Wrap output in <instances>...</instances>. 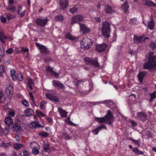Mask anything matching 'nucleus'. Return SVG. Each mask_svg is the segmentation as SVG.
Masks as SVG:
<instances>
[{
  "label": "nucleus",
  "instance_id": "obj_39",
  "mask_svg": "<svg viewBox=\"0 0 156 156\" xmlns=\"http://www.w3.org/2000/svg\"><path fill=\"white\" fill-rule=\"evenodd\" d=\"M22 104L26 107H28L29 106V103L28 101L25 100H23L21 101Z\"/></svg>",
  "mask_w": 156,
  "mask_h": 156
},
{
  "label": "nucleus",
  "instance_id": "obj_49",
  "mask_svg": "<svg viewBox=\"0 0 156 156\" xmlns=\"http://www.w3.org/2000/svg\"><path fill=\"white\" fill-rule=\"evenodd\" d=\"M6 98L2 96V99H0V102L1 103L5 104L6 103Z\"/></svg>",
  "mask_w": 156,
  "mask_h": 156
},
{
  "label": "nucleus",
  "instance_id": "obj_20",
  "mask_svg": "<svg viewBox=\"0 0 156 156\" xmlns=\"http://www.w3.org/2000/svg\"><path fill=\"white\" fill-rule=\"evenodd\" d=\"M26 116L28 117L31 115H32L34 114V111L31 108H27L24 111V112Z\"/></svg>",
  "mask_w": 156,
  "mask_h": 156
},
{
  "label": "nucleus",
  "instance_id": "obj_63",
  "mask_svg": "<svg viewBox=\"0 0 156 156\" xmlns=\"http://www.w3.org/2000/svg\"><path fill=\"white\" fill-rule=\"evenodd\" d=\"M18 79L19 81H21L23 80V77L21 74L18 76Z\"/></svg>",
  "mask_w": 156,
  "mask_h": 156
},
{
  "label": "nucleus",
  "instance_id": "obj_64",
  "mask_svg": "<svg viewBox=\"0 0 156 156\" xmlns=\"http://www.w3.org/2000/svg\"><path fill=\"white\" fill-rule=\"evenodd\" d=\"M150 95L151 96V97L152 98V99H154L156 97V95L154 94H153L152 93H151L150 94Z\"/></svg>",
  "mask_w": 156,
  "mask_h": 156
},
{
  "label": "nucleus",
  "instance_id": "obj_44",
  "mask_svg": "<svg viewBox=\"0 0 156 156\" xmlns=\"http://www.w3.org/2000/svg\"><path fill=\"white\" fill-rule=\"evenodd\" d=\"M50 73L51 75V76H54L56 78L58 77L59 76V74L58 73L55 72L53 70L51 71Z\"/></svg>",
  "mask_w": 156,
  "mask_h": 156
},
{
  "label": "nucleus",
  "instance_id": "obj_52",
  "mask_svg": "<svg viewBox=\"0 0 156 156\" xmlns=\"http://www.w3.org/2000/svg\"><path fill=\"white\" fill-rule=\"evenodd\" d=\"M21 49H22L21 50H22V52H27L28 54L29 53V52H28L29 50H28V48H27L26 47L25 48H24L23 47V48H21Z\"/></svg>",
  "mask_w": 156,
  "mask_h": 156
},
{
  "label": "nucleus",
  "instance_id": "obj_48",
  "mask_svg": "<svg viewBox=\"0 0 156 156\" xmlns=\"http://www.w3.org/2000/svg\"><path fill=\"white\" fill-rule=\"evenodd\" d=\"M8 90L9 91L10 94H12L13 93V87L12 86H9L8 87Z\"/></svg>",
  "mask_w": 156,
  "mask_h": 156
},
{
  "label": "nucleus",
  "instance_id": "obj_23",
  "mask_svg": "<svg viewBox=\"0 0 156 156\" xmlns=\"http://www.w3.org/2000/svg\"><path fill=\"white\" fill-rule=\"evenodd\" d=\"M58 111L62 117L65 118L66 117L68 113L65 110H63L61 108H58Z\"/></svg>",
  "mask_w": 156,
  "mask_h": 156
},
{
  "label": "nucleus",
  "instance_id": "obj_30",
  "mask_svg": "<svg viewBox=\"0 0 156 156\" xmlns=\"http://www.w3.org/2000/svg\"><path fill=\"white\" fill-rule=\"evenodd\" d=\"M22 127L14 124V126L12 128V130L14 131L19 132L22 130Z\"/></svg>",
  "mask_w": 156,
  "mask_h": 156
},
{
  "label": "nucleus",
  "instance_id": "obj_53",
  "mask_svg": "<svg viewBox=\"0 0 156 156\" xmlns=\"http://www.w3.org/2000/svg\"><path fill=\"white\" fill-rule=\"evenodd\" d=\"M0 20L1 22L2 23H5L6 21V19L5 17L1 16L0 17Z\"/></svg>",
  "mask_w": 156,
  "mask_h": 156
},
{
  "label": "nucleus",
  "instance_id": "obj_50",
  "mask_svg": "<svg viewBox=\"0 0 156 156\" xmlns=\"http://www.w3.org/2000/svg\"><path fill=\"white\" fill-rule=\"evenodd\" d=\"M13 51V49L11 48H9L6 51V53L8 54H11Z\"/></svg>",
  "mask_w": 156,
  "mask_h": 156
},
{
  "label": "nucleus",
  "instance_id": "obj_62",
  "mask_svg": "<svg viewBox=\"0 0 156 156\" xmlns=\"http://www.w3.org/2000/svg\"><path fill=\"white\" fill-rule=\"evenodd\" d=\"M94 19L97 22L99 23L101 21V20L99 17H95Z\"/></svg>",
  "mask_w": 156,
  "mask_h": 156
},
{
  "label": "nucleus",
  "instance_id": "obj_40",
  "mask_svg": "<svg viewBox=\"0 0 156 156\" xmlns=\"http://www.w3.org/2000/svg\"><path fill=\"white\" fill-rule=\"evenodd\" d=\"M150 47L151 49L154 50L156 48V43L151 42L150 43Z\"/></svg>",
  "mask_w": 156,
  "mask_h": 156
},
{
  "label": "nucleus",
  "instance_id": "obj_1",
  "mask_svg": "<svg viewBox=\"0 0 156 156\" xmlns=\"http://www.w3.org/2000/svg\"><path fill=\"white\" fill-rule=\"evenodd\" d=\"M153 52L149 53L147 58L148 61L144 64V68L149 70L151 72L154 71L156 69V56L154 55Z\"/></svg>",
  "mask_w": 156,
  "mask_h": 156
},
{
  "label": "nucleus",
  "instance_id": "obj_59",
  "mask_svg": "<svg viewBox=\"0 0 156 156\" xmlns=\"http://www.w3.org/2000/svg\"><path fill=\"white\" fill-rule=\"evenodd\" d=\"M11 76L12 75H15V71L14 69H11L10 71Z\"/></svg>",
  "mask_w": 156,
  "mask_h": 156
},
{
  "label": "nucleus",
  "instance_id": "obj_43",
  "mask_svg": "<svg viewBox=\"0 0 156 156\" xmlns=\"http://www.w3.org/2000/svg\"><path fill=\"white\" fill-rule=\"evenodd\" d=\"M4 67L2 66H0V76L3 77V75L2 74L4 73Z\"/></svg>",
  "mask_w": 156,
  "mask_h": 156
},
{
  "label": "nucleus",
  "instance_id": "obj_37",
  "mask_svg": "<svg viewBox=\"0 0 156 156\" xmlns=\"http://www.w3.org/2000/svg\"><path fill=\"white\" fill-rule=\"evenodd\" d=\"M23 145L21 144H16L13 145L14 148L17 150L22 147Z\"/></svg>",
  "mask_w": 156,
  "mask_h": 156
},
{
  "label": "nucleus",
  "instance_id": "obj_41",
  "mask_svg": "<svg viewBox=\"0 0 156 156\" xmlns=\"http://www.w3.org/2000/svg\"><path fill=\"white\" fill-rule=\"evenodd\" d=\"M39 135L42 137H47L49 136V134L45 131H43L39 133Z\"/></svg>",
  "mask_w": 156,
  "mask_h": 156
},
{
  "label": "nucleus",
  "instance_id": "obj_26",
  "mask_svg": "<svg viewBox=\"0 0 156 156\" xmlns=\"http://www.w3.org/2000/svg\"><path fill=\"white\" fill-rule=\"evenodd\" d=\"M6 9L12 12L16 11V8L14 5H9L6 7Z\"/></svg>",
  "mask_w": 156,
  "mask_h": 156
},
{
  "label": "nucleus",
  "instance_id": "obj_21",
  "mask_svg": "<svg viewBox=\"0 0 156 156\" xmlns=\"http://www.w3.org/2000/svg\"><path fill=\"white\" fill-rule=\"evenodd\" d=\"M42 127V126H41L38 122H32L30 125V127L32 129Z\"/></svg>",
  "mask_w": 156,
  "mask_h": 156
},
{
  "label": "nucleus",
  "instance_id": "obj_34",
  "mask_svg": "<svg viewBox=\"0 0 156 156\" xmlns=\"http://www.w3.org/2000/svg\"><path fill=\"white\" fill-rule=\"evenodd\" d=\"M66 38L68 39L71 41L74 40L75 38L70 33H67L65 36Z\"/></svg>",
  "mask_w": 156,
  "mask_h": 156
},
{
  "label": "nucleus",
  "instance_id": "obj_35",
  "mask_svg": "<svg viewBox=\"0 0 156 156\" xmlns=\"http://www.w3.org/2000/svg\"><path fill=\"white\" fill-rule=\"evenodd\" d=\"M129 140L130 141H131L133 142H134L135 144L137 145L138 146H140V143L139 142L140 140H135L132 137L129 138Z\"/></svg>",
  "mask_w": 156,
  "mask_h": 156
},
{
  "label": "nucleus",
  "instance_id": "obj_11",
  "mask_svg": "<svg viewBox=\"0 0 156 156\" xmlns=\"http://www.w3.org/2000/svg\"><path fill=\"white\" fill-rule=\"evenodd\" d=\"M107 47V45L105 44H98L95 48V50L98 52H101L105 51Z\"/></svg>",
  "mask_w": 156,
  "mask_h": 156
},
{
  "label": "nucleus",
  "instance_id": "obj_56",
  "mask_svg": "<svg viewBox=\"0 0 156 156\" xmlns=\"http://www.w3.org/2000/svg\"><path fill=\"white\" fill-rule=\"evenodd\" d=\"M9 145V143H6L3 142V143H2L1 144V146L3 147H6L8 146Z\"/></svg>",
  "mask_w": 156,
  "mask_h": 156
},
{
  "label": "nucleus",
  "instance_id": "obj_17",
  "mask_svg": "<svg viewBox=\"0 0 156 156\" xmlns=\"http://www.w3.org/2000/svg\"><path fill=\"white\" fill-rule=\"evenodd\" d=\"M129 8V6L126 1H125L124 4L121 7V9L124 11V12L126 13Z\"/></svg>",
  "mask_w": 156,
  "mask_h": 156
},
{
  "label": "nucleus",
  "instance_id": "obj_13",
  "mask_svg": "<svg viewBox=\"0 0 156 156\" xmlns=\"http://www.w3.org/2000/svg\"><path fill=\"white\" fill-rule=\"evenodd\" d=\"M102 129H107L106 126L104 124H102L98 126L96 128L92 130V133L94 135H97L98 131Z\"/></svg>",
  "mask_w": 156,
  "mask_h": 156
},
{
  "label": "nucleus",
  "instance_id": "obj_15",
  "mask_svg": "<svg viewBox=\"0 0 156 156\" xmlns=\"http://www.w3.org/2000/svg\"><path fill=\"white\" fill-rule=\"evenodd\" d=\"M143 38L142 36H138L134 35V36L133 41L134 44H138L140 43L142 41V40Z\"/></svg>",
  "mask_w": 156,
  "mask_h": 156
},
{
  "label": "nucleus",
  "instance_id": "obj_47",
  "mask_svg": "<svg viewBox=\"0 0 156 156\" xmlns=\"http://www.w3.org/2000/svg\"><path fill=\"white\" fill-rule=\"evenodd\" d=\"M38 148H36L35 149H33L32 153L36 154H39V151L38 150Z\"/></svg>",
  "mask_w": 156,
  "mask_h": 156
},
{
  "label": "nucleus",
  "instance_id": "obj_14",
  "mask_svg": "<svg viewBox=\"0 0 156 156\" xmlns=\"http://www.w3.org/2000/svg\"><path fill=\"white\" fill-rule=\"evenodd\" d=\"M143 5L148 6L156 7V4L153 2L149 0H142Z\"/></svg>",
  "mask_w": 156,
  "mask_h": 156
},
{
  "label": "nucleus",
  "instance_id": "obj_19",
  "mask_svg": "<svg viewBox=\"0 0 156 156\" xmlns=\"http://www.w3.org/2000/svg\"><path fill=\"white\" fill-rule=\"evenodd\" d=\"M105 11L108 14H112L115 12V10L108 5H107L106 7H105Z\"/></svg>",
  "mask_w": 156,
  "mask_h": 156
},
{
  "label": "nucleus",
  "instance_id": "obj_38",
  "mask_svg": "<svg viewBox=\"0 0 156 156\" xmlns=\"http://www.w3.org/2000/svg\"><path fill=\"white\" fill-rule=\"evenodd\" d=\"M78 10V8L77 7H74L69 9V12L72 13H74L77 12Z\"/></svg>",
  "mask_w": 156,
  "mask_h": 156
},
{
  "label": "nucleus",
  "instance_id": "obj_9",
  "mask_svg": "<svg viewBox=\"0 0 156 156\" xmlns=\"http://www.w3.org/2000/svg\"><path fill=\"white\" fill-rule=\"evenodd\" d=\"M79 24L80 27V30L83 32V34L90 32L89 28L85 25L82 23H79Z\"/></svg>",
  "mask_w": 156,
  "mask_h": 156
},
{
  "label": "nucleus",
  "instance_id": "obj_46",
  "mask_svg": "<svg viewBox=\"0 0 156 156\" xmlns=\"http://www.w3.org/2000/svg\"><path fill=\"white\" fill-rule=\"evenodd\" d=\"M129 122L133 126L135 127L137 126V123L134 122L133 120L131 119L129 120Z\"/></svg>",
  "mask_w": 156,
  "mask_h": 156
},
{
  "label": "nucleus",
  "instance_id": "obj_57",
  "mask_svg": "<svg viewBox=\"0 0 156 156\" xmlns=\"http://www.w3.org/2000/svg\"><path fill=\"white\" fill-rule=\"evenodd\" d=\"M4 54V51L3 49H0V56L2 57Z\"/></svg>",
  "mask_w": 156,
  "mask_h": 156
},
{
  "label": "nucleus",
  "instance_id": "obj_51",
  "mask_svg": "<svg viewBox=\"0 0 156 156\" xmlns=\"http://www.w3.org/2000/svg\"><path fill=\"white\" fill-rule=\"evenodd\" d=\"M6 17L8 20H10L14 18V16H12L10 14H8L6 15Z\"/></svg>",
  "mask_w": 156,
  "mask_h": 156
},
{
  "label": "nucleus",
  "instance_id": "obj_29",
  "mask_svg": "<svg viewBox=\"0 0 156 156\" xmlns=\"http://www.w3.org/2000/svg\"><path fill=\"white\" fill-rule=\"evenodd\" d=\"M15 122V124L16 125L19 126L21 127H23V122L22 121L21 119H16Z\"/></svg>",
  "mask_w": 156,
  "mask_h": 156
},
{
  "label": "nucleus",
  "instance_id": "obj_27",
  "mask_svg": "<svg viewBox=\"0 0 156 156\" xmlns=\"http://www.w3.org/2000/svg\"><path fill=\"white\" fill-rule=\"evenodd\" d=\"M13 122V120L10 117H7L5 119V123L8 126L12 124Z\"/></svg>",
  "mask_w": 156,
  "mask_h": 156
},
{
  "label": "nucleus",
  "instance_id": "obj_54",
  "mask_svg": "<svg viewBox=\"0 0 156 156\" xmlns=\"http://www.w3.org/2000/svg\"><path fill=\"white\" fill-rule=\"evenodd\" d=\"M28 85L32 84L34 83V81L31 79H29L28 80Z\"/></svg>",
  "mask_w": 156,
  "mask_h": 156
},
{
  "label": "nucleus",
  "instance_id": "obj_12",
  "mask_svg": "<svg viewBox=\"0 0 156 156\" xmlns=\"http://www.w3.org/2000/svg\"><path fill=\"white\" fill-rule=\"evenodd\" d=\"M69 3L66 0H60L59 5L60 8L61 9H65L68 5Z\"/></svg>",
  "mask_w": 156,
  "mask_h": 156
},
{
  "label": "nucleus",
  "instance_id": "obj_55",
  "mask_svg": "<svg viewBox=\"0 0 156 156\" xmlns=\"http://www.w3.org/2000/svg\"><path fill=\"white\" fill-rule=\"evenodd\" d=\"M29 95L30 96V98L31 100L33 101L34 102V98L33 95L32 93L31 92H30L29 93Z\"/></svg>",
  "mask_w": 156,
  "mask_h": 156
},
{
  "label": "nucleus",
  "instance_id": "obj_45",
  "mask_svg": "<svg viewBox=\"0 0 156 156\" xmlns=\"http://www.w3.org/2000/svg\"><path fill=\"white\" fill-rule=\"evenodd\" d=\"M8 114L9 117H13L15 115V113L13 111H10L8 112Z\"/></svg>",
  "mask_w": 156,
  "mask_h": 156
},
{
  "label": "nucleus",
  "instance_id": "obj_42",
  "mask_svg": "<svg viewBox=\"0 0 156 156\" xmlns=\"http://www.w3.org/2000/svg\"><path fill=\"white\" fill-rule=\"evenodd\" d=\"M46 103L44 101H42L40 103V107L41 109L44 110L45 108Z\"/></svg>",
  "mask_w": 156,
  "mask_h": 156
},
{
  "label": "nucleus",
  "instance_id": "obj_58",
  "mask_svg": "<svg viewBox=\"0 0 156 156\" xmlns=\"http://www.w3.org/2000/svg\"><path fill=\"white\" fill-rule=\"evenodd\" d=\"M46 70L50 73L53 70V69L51 68L50 66L47 67L46 68Z\"/></svg>",
  "mask_w": 156,
  "mask_h": 156
},
{
  "label": "nucleus",
  "instance_id": "obj_5",
  "mask_svg": "<svg viewBox=\"0 0 156 156\" xmlns=\"http://www.w3.org/2000/svg\"><path fill=\"white\" fill-rule=\"evenodd\" d=\"M49 20V19H48L47 18H45L44 19L37 18L35 22L37 25L41 27H44Z\"/></svg>",
  "mask_w": 156,
  "mask_h": 156
},
{
  "label": "nucleus",
  "instance_id": "obj_16",
  "mask_svg": "<svg viewBox=\"0 0 156 156\" xmlns=\"http://www.w3.org/2000/svg\"><path fill=\"white\" fill-rule=\"evenodd\" d=\"M147 75V72L146 71H142L139 73L138 75V79L141 83L143 82V79Z\"/></svg>",
  "mask_w": 156,
  "mask_h": 156
},
{
  "label": "nucleus",
  "instance_id": "obj_3",
  "mask_svg": "<svg viewBox=\"0 0 156 156\" xmlns=\"http://www.w3.org/2000/svg\"><path fill=\"white\" fill-rule=\"evenodd\" d=\"M101 31L102 34L107 38L110 36L111 30L109 23L107 21L103 22L102 24Z\"/></svg>",
  "mask_w": 156,
  "mask_h": 156
},
{
  "label": "nucleus",
  "instance_id": "obj_22",
  "mask_svg": "<svg viewBox=\"0 0 156 156\" xmlns=\"http://www.w3.org/2000/svg\"><path fill=\"white\" fill-rule=\"evenodd\" d=\"M151 20L150 21L147 22V27L150 30H153L154 27V22L153 20V18H151Z\"/></svg>",
  "mask_w": 156,
  "mask_h": 156
},
{
  "label": "nucleus",
  "instance_id": "obj_6",
  "mask_svg": "<svg viewBox=\"0 0 156 156\" xmlns=\"http://www.w3.org/2000/svg\"><path fill=\"white\" fill-rule=\"evenodd\" d=\"M147 115L145 112H137L136 116V119L143 122L145 121L147 119Z\"/></svg>",
  "mask_w": 156,
  "mask_h": 156
},
{
  "label": "nucleus",
  "instance_id": "obj_4",
  "mask_svg": "<svg viewBox=\"0 0 156 156\" xmlns=\"http://www.w3.org/2000/svg\"><path fill=\"white\" fill-rule=\"evenodd\" d=\"M84 60L86 64L90 66L93 65L95 67H99L100 66L99 63L98 61V58H97L93 59L90 58L86 57L84 59Z\"/></svg>",
  "mask_w": 156,
  "mask_h": 156
},
{
  "label": "nucleus",
  "instance_id": "obj_18",
  "mask_svg": "<svg viewBox=\"0 0 156 156\" xmlns=\"http://www.w3.org/2000/svg\"><path fill=\"white\" fill-rule=\"evenodd\" d=\"M39 50L41 51V52L42 54L44 55L49 54V51L44 46L42 45L40 48Z\"/></svg>",
  "mask_w": 156,
  "mask_h": 156
},
{
  "label": "nucleus",
  "instance_id": "obj_61",
  "mask_svg": "<svg viewBox=\"0 0 156 156\" xmlns=\"http://www.w3.org/2000/svg\"><path fill=\"white\" fill-rule=\"evenodd\" d=\"M106 122L107 124L110 125L112 124V122L111 120V119H107V122Z\"/></svg>",
  "mask_w": 156,
  "mask_h": 156
},
{
  "label": "nucleus",
  "instance_id": "obj_36",
  "mask_svg": "<svg viewBox=\"0 0 156 156\" xmlns=\"http://www.w3.org/2000/svg\"><path fill=\"white\" fill-rule=\"evenodd\" d=\"M137 19L136 18H131L130 19V21L129 23L132 25H134L136 24V21Z\"/></svg>",
  "mask_w": 156,
  "mask_h": 156
},
{
  "label": "nucleus",
  "instance_id": "obj_10",
  "mask_svg": "<svg viewBox=\"0 0 156 156\" xmlns=\"http://www.w3.org/2000/svg\"><path fill=\"white\" fill-rule=\"evenodd\" d=\"M45 96L47 98L51 101L58 102L59 101L58 98L55 96L54 95L51 94L47 93L45 94Z\"/></svg>",
  "mask_w": 156,
  "mask_h": 156
},
{
  "label": "nucleus",
  "instance_id": "obj_60",
  "mask_svg": "<svg viewBox=\"0 0 156 156\" xmlns=\"http://www.w3.org/2000/svg\"><path fill=\"white\" fill-rule=\"evenodd\" d=\"M26 13V11L25 10H24L23 12H22L21 13H20V16L21 17H23L25 14Z\"/></svg>",
  "mask_w": 156,
  "mask_h": 156
},
{
  "label": "nucleus",
  "instance_id": "obj_24",
  "mask_svg": "<svg viewBox=\"0 0 156 156\" xmlns=\"http://www.w3.org/2000/svg\"><path fill=\"white\" fill-rule=\"evenodd\" d=\"M43 146L44 150L46 152L49 153L51 151V150L49 149L50 145L49 144L44 142L43 143Z\"/></svg>",
  "mask_w": 156,
  "mask_h": 156
},
{
  "label": "nucleus",
  "instance_id": "obj_8",
  "mask_svg": "<svg viewBox=\"0 0 156 156\" xmlns=\"http://www.w3.org/2000/svg\"><path fill=\"white\" fill-rule=\"evenodd\" d=\"M52 83L53 85L58 89L64 90L65 88L64 85L59 81L54 80Z\"/></svg>",
  "mask_w": 156,
  "mask_h": 156
},
{
  "label": "nucleus",
  "instance_id": "obj_32",
  "mask_svg": "<svg viewBox=\"0 0 156 156\" xmlns=\"http://www.w3.org/2000/svg\"><path fill=\"white\" fill-rule=\"evenodd\" d=\"M30 146L32 149L39 148V144L35 142L31 143L30 144Z\"/></svg>",
  "mask_w": 156,
  "mask_h": 156
},
{
  "label": "nucleus",
  "instance_id": "obj_25",
  "mask_svg": "<svg viewBox=\"0 0 156 156\" xmlns=\"http://www.w3.org/2000/svg\"><path fill=\"white\" fill-rule=\"evenodd\" d=\"M95 120L97 122L101 123L107 122V119L105 118V117L102 118L96 117L95 118Z\"/></svg>",
  "mask_w": 156,
  "mask_h": 156
},
{
  "label": "nucleus",
  "instance_id": "obj_7",
  "mask_svg": "<svg viewBox=\"0 0 156 156\" xmlns=\"http://www.w3.org/2000/svg\"><path fill=\"white\" fill-rule=\"evenodd\" d=\"M83 20V18L81 15H77L73 16L71 20V24L73 25L74 23L81 21Z\"/></svg>",
  "mask_w": 156,
  "mask_h": 156
},
{
  "label": "nucleus",
  "instance_id": "obj_28",
  "mask_svg": "<svg viewBox=\"0 0 156 156\" xmlns=\"http://www.w3.org/2000/svg\"><path fill=\"white\" fill-rule=\"evenodd\" d=\"M105 118L107 119H112L113 118V116L110 110L108 111L107 115L105 116Z\"/></svg>",
  "mask_w": 156,
  "mask_h": 156
},
{
  "label": "nucleus",
  "instance_id": "obj_31",
  "mask_svg": "<svg viewBox=\"0 0 156 156\" xmlns=\"http://www.w3.org/2000/svg\"><path fill=\"white\" fill-rule=\"evenodd\" d=\"M132 150L133 151L135 152L136 154H138L143 155L144 152L142 151H140L136 147L133 148Z\"/></svg>",
  "mask_w": 156,
  "mask_h": 156
},
{
  "label": "nucleus",
  "instance_id": "obj_33",
  "mask_svg": "<svg viewBox=\"0 0 156 156\" xmlns=\"http://www.w3.org/2000/svg\"><path fill=\"white\" fill-rule=\"evenodd\" d=\"M55 20L58 21H62L63 20V16L62 15H59L55 17Z\"/></svg>",
  "mask_w": 156,
  "mask_h": 156
},
{
  "label": "nucleus",
  "instance_id": "obj_2",
  "mask_svg": "<svg viewBox=\"0 0 156 156\" xmlns=\"http://www.w3.org/2000/svg\"><path fill=\"white\" fill-rule=\"evenodd\" d=\"M93 42V40L87 37L84 38L80 42L81 47L84 50H88L92 46Z\"/></svg>",
  "mask_w": 156,
  "mask_h": 156
}]
</instances>
